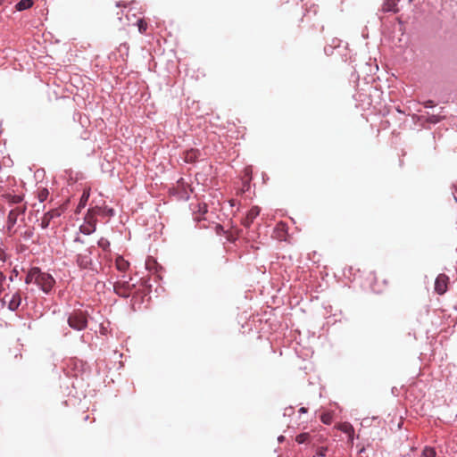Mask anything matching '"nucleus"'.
Returning a JSON list of instances; mask_svg holds the SVG:
<instances>
[{"instance_id": "obj_1", "label": "nucleus", "mask_w": 457, "mask_h": 457, "mask_svg": "<svg viewBox=\"0 0 457 457\" xmlns=\"http://www.w3.org/2000/svg\"><path fill=\"white\" fill-rule=\"evenodd\" d=\"M25 283L37 284L42 291L47 294L53 288L55 281L50 274L45 273L39 268L35 267L30 269L27 274Z\"/></svg>"}, {"instance_id": "obj_29", "label": "nucleus", "mask_w": 457, "mask_h": 457, "mask_svg": "<svg viewBox=\"0 0 457 457\" xmlns=\"http://www.w3.org/2000/svg\"><path fill=\"white\" fill-rule=\"evenodd\" d=\"M4 0H0V5L4 4Z\"/></svg>"}, {"instance_id": "obj_28", "label": "nucleus", "mask_w": 457, "mask_h": 457, "mask_svg": "<svg viewBox=\"0 0 457 457\" xmlns=\"http://www.w3.org/2000/svg\"><path fill=\"white\" fill-rule=\"evenodd\" d=\"M204 212H207V209H206V205L204 206Z\"/></svg>"}, {"instance_id": "obj_9", "label": "nucleus", "mask_w": 457, "mask_h": 457, "mask_svg": "<svg viewBox=\"0 0 457 457\" xmlns=\"http://www.w3.org/2000/svg\"><path fill=\"white\" fill-rule=\"evenodd\" d=\"M338 429L347 435L348 440L353 443L354 439V428L353 427L348 423L344 422L338 425Z\"/></svg>"}, {"instance_id": "obj_21", "label": "nucleus", "mask_w": 457, "mask_h": 457, "mask_svg": "<svg viewBox=\"0 0 457 457\" xmlns=\"http://www.w3.org/2000/svg\"><path fill=\"white\" fill-rule=\"evenodd\" d=\"M92 220H96V219L94 218V215L92 214V211L89 210L85 218V222H92Z\"/></svg>"}, {"instance_id": "obj_26", "label": "nucleus", "mask_w": 457, "mask_h": 457, "mask_svg": "<svg viewBox=\"0 0 457 457\" xmlns=\"http://www.w3.org/2000/svg\"><path fill=\"white\" fill-rule=\"evenodd\" d=\"M107 212H108V214H109L110 216H113V215H114V212H113V210H112V209H109Z\"/></svg>"}, {"instance_id": "obj_15", "label": "nucleus", "mask_w": 457, "mask_h": 457, "mask_svg": "<svg viewBox=\"0 0 457 457\" xmlns=\"http://www.w3.org/2000/svg\"><path fill=\"white\" fill-rule=\"evenodd\" d=\"M32 5L33 0H20L15 5V9L21 12L29 9Z\"/></svg>"}, {"instance_id": "obj_19", "label": "nucleus", "mask_w": 457, "mask_h": 457, "mask_svg": "<svg viewBox=\"0 0 457 457\" xmlns=\"http://www.w3.org/2000/svg\"><path fill=\"white\" fill-rule=\"evenodd\" d=\"M422 455L424 457H436V451L432 447L426 446L422 451Z\"/></svg>"}, {"instance_id": "obj_3", "label": "nucleus", "mask_w": 457, "mask_h": 457, "mask_svg": "<svg viewBox=\"0 0 457 457\" xmlns=\"http://www.w3.org/2000/svg\"><path fill=\"white\" fill-rule=\"evenodd\" d=\"M130 280V278L122 275L113 286L115 293L121 297H129L135 287Z\"/></svg>"}, {"instance_id": "obj_10", "label": "nucleus", "mask_w": 457, "mask_h": 457, "mask_svg": "<svg viewBox=\"0 0 457 457\" xmlns=\"http://www.w3.org/2000/svg\"><path fill=\"white\" fill-rule=\"evenodd\" d=\"M400 0H385L382 5V11L385 12H398V3Z\"/></svg>"}, {"instance_id": "obj_12", "label": "nucleus", "mask_w": 457, "mask_h": 457, "mask_svg": "<svg viewBox=\"0 0 457 457\" xmlns=\"http://www.w3.org/2000/svg\"><path fill=\"white\" fill-rule=\"evenodd\" d=\"M79 230L85 235L92 234L96 230V220H92V222H84L79 227Z\"/></svg>"}, {"instance_id": "obj_4", "label": "nucleus", "mask_w": 457, "mask_h": 457, "mask_svg": "<svg viewBox=\"0 0 457 457\" xmlns=\"http://www.w3.org/2000/svg\"><path fill=\"white\" fill-rule=\"evenodd\" d=\"M3 303L7 304L10 311H16L21 303V295L19 291L14 292L11 295H5Z\"/></svg>"}, {"instance_id": "obj_16", "label": "nucleus", "mask_w": 457, "mask_h": 457, "mask_svg": "<svg viewBox=\"0 0 457 457\" xmlns=\"http://www.w3.org/2000/svg\"><path fill=\"white\" fill-rule=\"evenodd\" d=\"M4 197L10 204H19L22 201V196L20 195L6 194L4 195Z\"/></svg>"}, {"instance_id": "obj_17", "label": "nucleus", "mask_w": 457, "mask_h": 457, "mask_svg": "<svg viewBox=\"0 0 457 457\" xmlns=\"http://www.w3.org/2000/svg\"><path fill=\"white\" fill-rule=\"evenodd\" d=\"M49 192L46 188H40L37 191V198L40 203H43L48 197Z\"/></svg>"}, {"instance_id": "obj_13", "label": "nucleus", "mask_w": 457, "mask_h": 457, "mask_svg": "<svg viewBox=\"0 0 457 457\" xmlns=\"http://www.w3.org/2000/svg\"><path fill=\"white\" fill-rule=\"evenodd\" d=\"M116 268L120 271H126L129 267V263L128 261H126L122 256H118L115 261Z\"/></svg>"}, {"instance_id": "obj_11", "label": "nucleus", "mask_w": 457, "mask_h": 457, "mask_svg": "<svg viewBox=\"0 0 457 457\" xmlns=\"http://www.w3.org/2000/svg\"><path fill=\"white\" fill-rule=\"evenodd\" d=\"M55 216H59V213L57 212H47L44 214V216L39 220V227L43 229H46L48 228L50 221L52 219H54Z\"/></svg>"}, {"instance_id": "obj_14", "label": "nucleus", "mask_w": 457, "mask_h": 457, "mask_svg": "<svg viewBox=\"0 0 457 457\" xmlns=\"http://www.w3.org/2000/svg\"><path fill=\"white\" fill-rule=\"evenodd\" d=\"M89 196H90V188L84 189L83 194L80 197L79 203L77 207L79 211H80L87 205Z\"/></svg>"}, {"instance_id": "obj_25", "label": "nucleus", "mask_w": 457, "mask_h": 457, "mask_svg": "<svg viewBox=\"0 0 457 457\" xmlns=\"http://www.w3.org/2000/svg\"><path fill=\"white\" fill-rule=\"evenodd\" d=\"M319 455L320 456H324L325 455V450L324 449H320L318 453Z\"/></svg>"}, {"instance_id": "obj_2", "label": "nucleus", "mask_w": 457, "mask_h": 457, "mask_svg": "<svg viewBox=\"0 0 457 457\" xmlns=\"http://www.w3.org/2000/svg\"><path fill=\"white\" fill-rule=\"evenodd\" d=\"M69 326L75 330H83L87 326V319L85 312L77 310L71 312L68 318Z\"/></svg>"}, {"instance_id": "obj_20", "label": "nucleus", "mask_w": 457, "mask_h": 457, "mask_svg": "<svg viewBox=\"0 0 457 457\" xmlns=\"http://www.w3.org/2000/svg\"><path fill=\"white\" fill-rule=\"evenodd\" d=\"M137 27H138V30L140 33H144L145 32L146 29H147V24L145 21H144L143 20H138L137 21Z\"/></svg>"}, {"instance_id": "obj_23", "label": "nucleus", "mask_w": 457, "mask_h": 457, "mask_svg": "<svg viewBox=\"0 0 457 457\" xmlns=\"http://www.w3.org/2000/svg\"><path fill=\"white\" fill-rule=\"evenodd\" d=\"M321 420L325 424H329L330 423V416L327 415V414H324V415L321 416Z\"/></svg>"}, {"instance_id": "obj_24", "label": "nucleus", "mask_w": 457, "mask_h": 457, "mask_svg": "<svg viewBox=\"0 0 457 457\" xmlns=\"http://www.w3.org/2000/svg\"><path fill=\"white\" fill-rule=\"evenodd\" d=\"M299 412H300V413H306V412H307V408H305V407H301V408L299 409Z\"/></svg>"}, {"instance_id": "obj_6", "label": "nucleus", "mask_w": 457, "mask_h": 457, "mask_svg": "<svg viewBox=\"0 0 457 457\" xmlns=\"http://www.w3.org/2000/svg\"><path fill=\"white\" fill-rule=\"evenodd\" d=\"M77 263L82 269L88 268L92 263L91 251L89 248L83 249L82 252L77 255Z\"/></svg>"}, {"instance_id": "obj_7", "label": "nucleus", "mask_w": 457, "mask_h": 457, "mask_svg": "<svg viewBox=\"0 0 457 457\" xmlns=\"http://www.w3.org/2000/svg\"><path fill=\"white\" fill-rule=\"evenodd\" d=\"M448 277L445 274H439L435 281V291L443 295L447 291Z\"/></svg>"}, {"instance_id": "obj_27", "label": "nucleus", "mask_w": 457, "mask_h": 457, "mask_svg": "<svg viewBox=\"0 0 457 457\" xmlns=\"http://www.w3.org/2000/svg\"><path fill=\"white\" fill-rule=\"evenodd\" d=\"M284 438H285V437H284L283 436H279L278 437V442H283Z\"/></svg>"}, {"instance_id": "obj_22", "label": "nucleus", "mask_w": 457, "mask_h": 457, "mask_svg": "<svg viewBox=\"0 0 457 457\" xmlns=\"http://www.w3.org/2000/svg\"><path fill=\"white\" fill-rule=\"evenodd\" d=\"M98 245H99V246L105 249L107 246H109L110 244L107 240L102 238L101 240H99Z\"/></svg>"}, {"instance_id": "obj_18", "label": "nucleus", "mask_w": 457, "mask_h": 457, "mask_svg": "<svg viewBox=\"0 0 457 457\" xmlns=\"http://www.w3.org/2000/svg\"><path fill=\"white\" fill-rule=\"evenodd\" d=\"M309 438H310V435L308 433H302V434H299L295 437V441L298 444H304V443L309 442Z\"/></svg>"}, {"instance_id": "obj_5", "label": "nucleus", "mask_w": 457, "mask_h": 457, "mask_svg": "<svg viewBox=\"0 0 457 457\" xmlns=\"http://www.w3.org/2000/svg\"><path fill=\"white\" fill-rule=\"evenodd\" d=\"M26 211L25 205L17 206L13 209H12L9 212L8 218H7V228L8 230H11L13 226L16 224L19 216L24 215V212Z\"/></svg>"}, {"instance_id": "obj_8", "label": "nucleus", "mask_w": 457, "mask_h": 457, "mask_svg": "<svg viewBox=\"0 0 457 457\" xmlns=\"http://www.w3.org/2000/svg\"><path fill=\"white\" fill-rule=\"evenodd\" d=\"M260 214V208L258 206H253L246 213L242 224L248 228L253 222L254 219Z\"/></svg>"}]
</instances>
